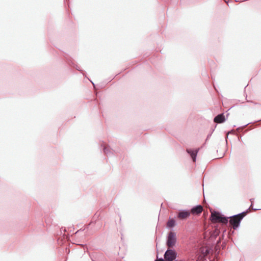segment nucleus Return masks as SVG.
Returning a JSON list of instances; mask_svg holds the SVG:
<instances>
[{"label":"nucleus","instance_id":"obj_20","mask_svg":"<svg viewBox=\"0 0 261 261\" xmlns=\"http://www.w3.org/2000/svg\"><path fill=\"white\" fill-rule=\"evenodd\" d=\"M225 3H226L227 4H228V2L227 1L225 0Z\"/></svg>","mask_w":261,"mask_h":261},{"label":"nucleus","instance_id":"obj_12","mask_svg":"<svg viewBox=\"0 0 261 261\" xmlns=\"http://www.w3.org/2000/svg\"><path fill=\"white\" fill-rule=\"evenodd\" d=\"M248 211V210H246L245 211H244L242 213H240L238 214H236V216H238L239 218H241L242 220L244 218V217L246 216V215L247 214Z\"/></svg>","mask_w":261,"mask_h":261},{"label":"nucleus","instance_id":"obj_4","mask_svg":"<svg viewBox=\"0 0 261 261\" xmlns=\"http://www.w3.org/2000/svg\"><path fill=\"white\" fill-rule=\"evenodd\" d=\"M177 257V253L175 250L168 249L164 255V259L166 261H173Z\"/></svg>","mask_w":261,"mask_h":261},{"label":"nucleus","instance_id":"obj_18","mask_svg":"<svg viewBox=\"0 0 261 261\" xmlns=\"http://www.w3.org/2000/svg\"><path fill=\"white\" fill-rule=\"evenodd\" d=\"M175 261H184V260H175Z\"/></svg>","mask_w":261,"mask_h":261},{"label":"nucleus","instance_id":"obj_14","mask_svg":"<svg viewBox=\"0 0 261 261\" xmlns=\"http://www.w3.org/2000/svg\"><path fill=\"white\" fill-rule=\"evenodd\" d=\"M154 261H166V260L164 259V258H157Z\"/></svg>","mask_w":261,"mask_h":261},{"label":"nucleus","instance_id":"obj_11","mask_svg":"<svg viewBox=\"0 0 261 261\" xmlns=\"http://www.w3.org/2000/svg\"><path fill=\"white\" fill-rule=\"evenodd\" d=\"M167 226L171 228L175 225V221L173 219H170L167 222Z\"/></svg>","mask_w":261,"mask_h":261},{"label":"nucleus","instance_id":"obj_19","mask_svg":"<svg viewBox=\"0 0 261 261\" xmlns=\"http://www.w3.org/2000/svg\"><path fill=\"white\" fill-rule=\"evenodd\" d=\"M233 130H231V131L229 132L228 133H230L231 132H232Z\"/></svg>","mask_w":261,"mask_h":261},{"label":"nucleus","instance_id":"obj_1","mask_svg":"<svg viewBox=\"0 0 261 261\" xmlns=\"http://www.w3.org/2000/svg\"><path fill=\"white\" fill-rule=\"evenodd\" d=\"M210 219L213 222H220L225 225L228 223V218L216 211L212 213Z\"/></svg>","mask_w":261,"mask_h":261},{"label":"nucleus","instance_id":"obj_15","mask_svg":"<svg viewBox=\"0 0 261 261\" xmlns=\"http://www.w3.org/2000/svg\"><path fill=\"white\" fill-rule=\"evenodd\" d=\"M75 68H76V69L77 70H79V71H81V69H80V67H79L78 66H77V65H76V67H75Z\"/></svg>","mask_w":261,"mask_h":261},{"label":"nucleus","instance_id":"obj_13","mask_svg":"<svg viewBox=\"0 0 261 261\" xmlns=\"http://www.w3.org/2000/svg\"><path fill=\"white\" fill-rule=\"evenodd\" d=\"M249 208H251L253 211H254L259 210V208H253V205H252V204H251L250 205V207H249Z\"/></svg>","mask_w":261,"mask_h":261},{"label":"nucleus","instance_id":"obj_16","mask_svg":"<svg viewBox=\"0 0 261 261\" xmlns=\"http://www.w3.org/2000/svg\"><path fill=\"white\" fill-rule=\"evenodd\" d=\"M250 201H251V204H252V203H253V201H254V199H253V198L250 199Z\"/></svg>","mask_w":261,"mask_h":261},{"label":"nucleus","instance_id":"obj_9","mask_svg":"<svg viewBox=\"0 0 261 261\" xmlns=\"http://www.w3.org/2000/svg\"><path fill=\"white\" fill-rule=\"evenodd\" d=\"M103 151L104 153L107 156H110L113 154V150L110 148L109 146H104L103 148Z\"/></svg>","mask_w":261,"mask_h":261},{"label":"nucleus","instance_id":"obj_8","mask_svg":"<svg viewBox=\"0 0 261 261\" xmlns=\"http://www.w3.org/2000/svg\"><path fill=\"white\" fill-rule=\"evenodd\" d=\"M226 119L223 113L217 115L214 119L215 122L221 123L225 121Z\"/></svg>","mask_w":261,"mask_h":261},{"label":"nucleus","instance_id":"obj_6","mask_svg":"<svg viewBox=\"0 0 261 261\" xmlns=\"http://www.w3.org/2000/svg\"><path fill=\"white\" fill-rule=\"evenodd\" d=\"M203 211V207L201 205H197L193 207L191 210V213L193 215H199Z\"/></svg>","mask_w":261,"mask_h":261},{"label":"nucleus","instance_id":"obj_3","mask_svg":"<svg viewBox=\"0 0 261 261\" xmlns=\"http://www.w3.org/2000/svg\"><path fill=\"white\" fill-rule=\"evenodd\" d=\"M176 233L173 231H170L169 232L167 238L166 245L169 248H172L175 246L176 242Z\"/></svg>","mask_w":261,"mask_h":261},{"label":"nucleus","instance_id":"obj_5","mask_svg":"<svg viewBox=\"0 0 261 261\" xmlns=\"http://www.w3.org/2000/svg\"><path fill=\"white\" fill-rule=\"evenodd\" d=\"M199 148H197L195 149H191L187 148L186 149L187 152L189 155H190L193 162H196V157H197V153L199 151Z\"/></svg>","mask_w":261,"mask_h":261},{"label":"nucleus","instance_id":"obj_7","mask_svg":"<svg viewBox=\"0 0 261 261\" xmlns=\"http://www.w3.org/2000/svg\"><path fill=\"white\" fill-rule=\"evenodd\" d=\"M190 213L191 212L186 210L180 211L178 214V218L181 219H186L189 217Z\"/></svg>","mask_w":261,"mask_h":261},{"label":"nucleus","instance_id":"obj_10","mask_svg":"<svg viewBox=\"0 0 261 261\" xmlns=\"http://www.w3.org/2000/svg\"><path fill=\"white\" fill-rule=\"evenodd\" d=\"M200 252L204 256H207L210 252V249L207 247H202L200 248Z\"/></svg>","mask_w":261,"mask_h":261},{"label":"nucleus","instance_id":"obj_17","mask_svg":"<svg viewBox=\"0 0 261 261\" xmlns=\"http://www.w3.org/2000/svg\"><path fill=\"white\" fill-rule=\"evenodd\" d=\"M81 230V229H80L79 230H77L76 232V233H78L79 231H80Z\"/></svg>","mask_w":261,"mask_h":261},{"label":"nucleus","instance_id":"obj_2","mask_svg":"<svg viewBox=\"0 0 261 261\" xmlns=\"http://www.w3.org/2000/svg\"><path fill=\"white\" fill-rule=\"evenodd\" d=\"M227 218H228V223L232 228L234 229H237L239 227L242 221L241 218L236 216V215L227 217Z\"/></svg>","mask_w":261,"mask_h":261}]
</instances>
